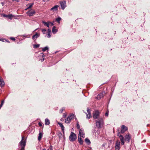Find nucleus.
I'll return each instance as SVG.
<instances>
[{
  "label": "nucleus",
  "instance_id": "nucleus-47",
  "mask_svg": "<svg viewBox=\"0 0 150 150\" xmlns=\"http://www.w3.org/2000/svg\"><path fill=\"white\" fill-rule=\"evenodd\" d=\"M66 116V115H65L64 114L63 115V117H65Z\"/></svg>",
  "mask_w": 150,
  "mask_h": 150
},
{
  "label": "nucleus",
  "instance_id": "nucleus-17",
  "mask_svg": "<svg viewBox=\"0 0 150 150\" xmlns=\"http://www.w3.org/2000/svg\"><path fill=\"white\" fill-rule=\"evenodd\" d=\"M50 124V121L47 118L45 120V124L46 125H49Z\"/></svg>",
  "mask_w": 150,
  "mask_h": 150
},
{
  "label": "nucleus",
  "instance_id": "nucleus-48",
  "mask_svg": "<svg viewBox=\"0 0 150 150\" xmlns=\"http://www.w3.org/2000/svg\"><path fill=\"white\" fill-rule=\"evenodd\" d=\"M12 1H16L17 2H18V0H12Z\"/></svg>",
  "mask_w": 150,
  "mask_h": 150
},
{
  "label": "nucleus",
  "instance_id": "nucleus-35",
  "mask_svg": "<svg viewBox=\"0 0 150 150\" xmlns=\"http://www.w3.org/2000/svg\"><path fill=\"white\" fill-rule=\"evenodd\" d=\"M50 33H48L47 34V37L49 38L51 37V35L50 34Z\"/></svg>",
  "mask_w": 150,
  "mask_h": 150
},
{
  "label": "nucleus",
  "instance_id": "nucleus-24",
  "mask_svg": "<svg viewBox=\"0 0 150 150\" xmlns=\"http://www.w3.org/2000/svg\"><path fill=\"white\" fill-rule=\"evenodd\" d=\"M85 141L86 143H87L88 144H89L91 143V142L90 140L87 138H86Z\"/></svg>",
  "mask_w": 150,
  "mask_h": 150
},
{
  "label": "nucleus",
  "instance_id": "nucleus-25",
  "mask_svg": "<svg viewBox=\"0 0 150 150\" xmlns=\"http://www.w3.org/2000/svg\"><path fill=\"white\" fill-rule=\"evenodd\" d=\"M61 20V18L60 17H59L57 18H56V21L59 23H60V21Z\"/></svg>",
  "mask_w": 150,
  "mask_h": 150
},
{
  "label": "nucleus",
  "instance_id": "nucleus-4",
  "mask_svg": "<svg viewBox=\"0 0 150 150\" xmlns=\"http://www.w3.org/2000/svg\"><path fill=\"white\" fill-rule=\"evenodd\" d=\"M100 112L98 110H96L93 113V117L95 119H98L99 117Z\"/></svg>",
  "mask_w": 150,
  "mask_h": 150
},
{
  "label": "nucleus",
  "instance_id": "nucleus-43",
  "mask_svg": "<svg viewBox=\"0 0 150 150\" xmlns=\"http://www.w3.org/2000/svg\"><path fill=\"white\" fill-rule=\"evenodd\" d=\"M38 125H39V126H42V125L41 123L40 122H39L38 123Z\"/></svg>",
  "mask_w": 150,
  "mask_h": 150
},
{
  "label": "nucleus",
  "instance_id": "nucleus-28",
  "mask_svg": "<svg viewBox=\"0 0 150 150\" xmlns=\"http://www.w3.org/2000/svg\"><path fill=\"white\" fill-rule=\"evenodd\" d=\"M48 49V48L47 47H46L42 48V51L43 52H44L47 50Z\"/></svg>",
  "mask_w": 150,
  "mask_h": 150
},
{
  "label": "nucleus",
  "instance_id": "nucleus-29",
  "mask_svg": "<svg viewBox=\"0 0 150 150\" xmlns=\"http://www.w3.org/2000/svg\"><path fill=\"white\" fill-rule=\"evenodd\" d=\"M40 56L42 57V58H43V61L44 60V54L43 53H41L40 54Z\"/></svg>",
  "mask_w": 150,
  "mask_h": 150
},
{
  "label": "nucleus",
  "instance_id": "nucleus-42",
  "mask_svg": "<svg viewBox=\"0 0 150 150\" xmlns=\"http://www.w3.org/2000/svg\"><path fill=\"white\" fill-rule=\"evenodd\" d=\"M25 147H21V150H24Z\"/></svg>",
  "mask_w": 150,
  "mask_h": 150
},
{
  "label": "nucleus",
  "instance_id": "nucleus-33",
  "mask_svg": "<svg viewBox=\"0 0 150 150\" xmlns=\"http://www.w3.org/2000/svg\"><path fill=\"white\" fill-rule=\"evenodd\" d=\"M76 127H77V129H80V125L78 123H78L77 124Z\"/></svg>",
  "mask_w": 150,
  "mask_h": 150
},
{
  "label": "nucleus",
  "instance_id": "nucleus-13",
  "mask_svg": "<svg viewBox=\"0 0 150 150\" xmlns=\"http://www.w3.org/2000/svg\"><path fill=\"white\" fill-rule=\"evenodd\" d=\"M59 6L57 5H56L54 6L53 7L51 8L50 10L51 11H52L53 12L57 11L58 10Z\"/></svg>",
  "mask_w": 150,
  "mask_h": 150
},
{
  "label": "nucleus",
  "instance_id": "nucleus-5",
  "mask_svg": "<svg viewBox=\"0 0 150 150\" xmlns=\"http://www.w3.org/2000/svg\"><path fill=\"white\" fill-rule=\"evenodd\" d=\"M26 139H24V138L23 137H22V139L21 141L19 143L21 147H25L26 145Z\"/></svg>",
  "mask_w": 150,
  "mask_h": 150
},
{
  "label": "nucleus",
  "instance_id": "nucleus-14",
  "mask_svg": "<svg viewBox=\"0 0 150 150\" xmlns=\"http://www.w3.org/2000/svg\"><path fill=\"white\" fill-rule=\"evenodd\" d=\"M103 97V93H100L97 96V98L98 99H100Z\"/></svg>",
  "mask_w": 150,
  "mask_h": 150
},
{
  "label": "nucleus",
  "instance_id": "nucleus-41",
  "mask_svg": "<svg viewBox=\"0 0 150 150\" xmlns=\"http://www.w3.org/2000/svg\"><path fill=\"white\" fill-rule=\"evenodd\" d=\"M48 33H51V30L50 29H48Z\"/></svg>",
  "mask_w": 150,
  "mask_h": 150
},
{
  "label": "nucleus",
  "instance_id": "nucleus-44",
  "mask_svg": "<svg viewBox=\"0 0 150 150\" xmlns=\"http://www.w3.org/2000/svg\"><path fill=\"white\" fill-rule=\"evenodd\" d=\"M49 25L51 24V25H54L53 23L51 22H49Z\"/></svg>",
  "mask_w": 150,
  "mask_h": 150
},
{
  "label": "nucleus",
  "instance_id": "nucleus-51",
  "mask_svg": "<svg viewBox=\"0 0 150 150\" xmlns=\"http://www.w3.org/2000/svg\"><path fill=\"white\" fill-rule=\"evenodd\" d=\"M48 0H43V1H48Z\"/></svg>",
  "mask_w": 150,
  "mask_h": 150
},
{
  "label": "nucleus",
  "instance_id": "nucleus-54",
  "mask_svg": "<svg viewBox=\"0 0 150 150\" xmlns=\"http://www.w3.org/2000/svg\"><path fill=\"white\" fill-rule=\"evenodd\" d=\"M37 30V29H36L35 30V31H36Z\"/></svg>",
  "mask_w": 150,
  "mask_h": 150
},
{
  "label": "nucleus",
  "instance_id": "nucleus-49",
  "mask_svg": "<svg viewBox=\"0 0 150 150\" xmlns=\"http://www.w3.org/2000/svg\"><path fill=\"white\" fill-rule=\"evenodd\" d=\"M102 147H103L104 146H105V144H103V145H102Z\"/></svg>",
  "mask_w": 150,
  "mask_h": 150
},
{
  "label": "nucleus",
  "instance_id": "nucleus-39",
  "mask_svg": "<svg viewBox=\"0 0 150 150\" xmlns=\"http://www.w3.org/2000/svg\"><path fill=\"white\" fill-rule=\"evenodd\" d=\"M121 144L122 145H123L124 144L125 142H124V140L122 141H121Z\"/></svg>",
  "mask_w": 150,
  "mask_h": 150
},
{
  "label": "nucleus",
  "instance_id": "nucleus-11",
  "mask_svg": "<svg viewBox=\"0 0 150 150\" xmlns=\"http://www.w3.org/2000/svg\"><path fill=\"white\" fill-rule=\"evenodd\" d=\"M130 139V135L129 134H128L125 135V140L128 143L129 142Z\"/></svg>",
  "mask_w": 150,
  "mask_h": 150
},
{
  "label": "nucleus",
  "instance_id": "nucleus-45",
  "mask_svg": "<svg viewBox=\"0 0 150 150\" xmlns=\"http://www.w3.org/2000/svg\"><path fill=\"white\" fill-rule=\"evenodd\" d=\"M4 16L5 17H8V16L4 14Z\"/></svg>",
  "mask_w": 150,
  "mask_h": 150
},
{
  "label": "nucleus",
  "instance_id": "nucleus-53",
  "mask_svg": "<svg viewBox=\"0 0 150 150\" xmlns=\"http://www.w3.org/2000/svg\"><path fill=\"white\" fill-rule=\"evenodd\" d=\"M7 42H9V41H7Z\"/></svg>",
  "mask_w": 150,
  "mask_h": 150
},
{
  "label": "nucleus",
  "instance_id": "nucleus-23",
  "mask_svg": "<svg viewBox=\"0 0 150 150\" xmlns=\"http://www.w3.org/2000/svg\"><path fill=\"white\" fill-rule=\"evenodd\" d=\"M78 140L79 143L81 144H83V142L81 138H79V137Z\"/></svg>",
  "mask_w": 150,
  "mask_h": 150
},
{
  "label": "nucleus",
  "instance_id": "nucleus-18",
  "mask_svg": "<svg viewBox=\"0 0 150 150\" xmlns=\"http://www.w3.org/2000/svg\"><path fill=\"white\" fill-rule=\"evenodd\" d=\"M58 124L60 126V127L61 128V129H62V131L63 132H64V127L63 126V125L60 122H58Z\"/></svg>",
  "mask_w": 150,
  "mask_h": 150
},
{
  "label": "nucleus",
  "instance_id": "nucleus-26",
  "mask_svg": "<svg viewBox=\"0 0 150 150\" xmlns=\"http://www.w3.org/2000/svg\"><path fill=\"white\" fill-rule=\"evenodd\" d=\"M86 117L88 119L91 117V113H88L86 114Z\"/></svg>",
  "mask_w": 150,
  "mask_h": 150
},
{
  "label": "nucleus",
  "instance_id": "nucleus-36",
  "mask_svg": "<svg viewBox=\"0 0 150 150\" xmlns=\"http://www.w3.org/2000/svg\"><path fill=\"white\" fill-rule=\"evenodd\" d=\"M10 38L11 40H12L14 41L15 40V38L13 37H10Z\"/></svg>",
  "mask_w": 150,
  "mask_h": 150
},
{
  "label": "nucleus",
  "instance_id": "nucleus-50",
  "mask_svg": "<svg viewBox=\"0 0 150 150\" xmlns=\"http://www.w3.org/2000/svg\"><path fill=\"white\" fill-rule=\"evenodd\" d=\"M2 39V38H0V41H2V39Z\"/></svg>",
  "mask_w": 150,
  "mask_h": 150
},
{
  "label": "nucleus",
  "instance_id": "nucleus-37",
  "mask_svg": "<svg viewBox=\"0 0 150 150\" xmlns=\"http://www.w3.org/2000/svg\"><path fill=\"white\" fill-rule=\"evenodd\" d=\"M8 17H9V18H10L11 17H13V16L12 14H10L8 16Z\"/></svg>",
  "mask_w": 150,
  "mask_h": 150
},
{
  "label": "nucleus",
  "instance_id": "nucleus-6",
  "mask_svg": "<svg viewBox=\"0 0 150 150\" xmlns=\"http://www.w3.org/2000/svg\"><path fill=\"white\" fill-rule=\"evenodd\" d=\"M59 4L62 9H64L66 7V4L65 1H60L59 2Z\"/></svg>",
  "mask_w": 150,
  "mask_h": 150
},
{
  "label": "nucleus",
  "instance_id": "nucleus-12",
  "mask_svg": "<svg viewBox=\"0 0 150 150\" xmlns=\"http://www.w3.org/2000/svg\"><path fill=\"white\" fill-rule=\"evenodd\" d=\"M40 36V34L39 33H36L35 35H33L32 37V38L33 40H35L36 39L38 38Z\"/></svg>",
  "mask_w": 150,
  "mask_h": 150
},
{
  "label": "nucleus",
  "instance_id": "nucleus-52",
  "mask_svg": "<svg viewBox=\"0 0 150 150\" xmlns=\"http://www.w3.org/2000/svg\"><path fill=\"white\" fill-rule=\"evenodd\" d=\"M42 150H46V149H42Z\"/></svg>",
  "mask_w": 150,
  "mask_h": 150
},
{
  "label": "nucleus",
  "instance_id": "nucleus-31",
  "mask_svg": "<svg viewBox=\"0 0 150 150\" xmlns=\"http://www.w3.org/2000/svg\"><path fill=\"white\" fill-rule=\"evenodd\" d=\"M41 30H42V32L43 34H45V32L46 31V29H42Z\"/></svg>",
  "mask_w": 150,
  "mask_h": 150
},
{
  "label": "nucleus",
  "instance_id": "nucleus-40",
  "mask_svg": "<svg viewBox=\"0 0 150 150\" xmlns=\"http://www.w3.org/2000/svg\"><path fill=\"white\" fill-rule=\"evenodd\" d=\"M105 116H106V117L108 116V112H106L105 113Z\"/></svg>",
  "mask_w": 150,
  "mask_h": 150
},
{
  "label": "nucleus",
  "instance_id": "nucleus-38",
  "mask_svg": "<svg viewBox=\"0 0 150 150\" xmlns=\"http://www.w3.org/2000/svg\"><path fill=\"white\" fill-rule=\"evenodd\" d=\"M2 41L4 42H6L7 41V40H6V39H2Z\"/></svg>",
  "mask_w": 150,
  "mask_h": 150
},
{
  "label": "nucleus",
  "instance_id": "nucleus-16",
  "mask_svg": "<svg viewBox=\"0 0 150 150\" xmlns=\"http://www.w3.org/2000/svg\"><path fill=\"white\" fill-rule=\"evenodd\" d=\"M43 134L42 132H40L39 134V136L38 137V140L40 141L41 140V139L42 138V136H43Z\"/></svg>",
  "mask_w": 150,
  "mask_h": 150
},
{
  "label": "nucleus",
  "instance_id": "nucleus-27",
  "mask_svg": "<svg viewBox=\"0 0 150 150\" xmlns=\"http://www.w3.org/2000/svg\"><path fill=\"white\" fill-rule=\"evenodd\" d=\"M40 46V45L39 44H35L33 45V47L34 48H38Z\"/></svg>",
  "mask_w": 150,
  "mask_h": 150
},
{
  "label": "nucleus",
  "instance_id": "nucleus-8",
  "mask_svg": "<svg viewBox=\"0 0 150 150\" xmlns=\"http://www.w3.org/2000/svg\"><path fill=\"white\" fill-rule=\"evenodd\" d=\"M79 135L80 137L83 138L85 137V134L84 130L83 129H79Z\"/></svg>",
  "mask_w": 150,
  "mask_h": 150
},
{
  "label": "nucleus",
  "instance_id": "nucleus-9",
  "mask_svg": "<svg viewBox=\"0 0 150 150\" xmlns=\"http://www.w3.org/2000/svg\"><path fill=\"white\" fill-rule=\"evenodd\" d=\"M120 142L119 141H117L116 142L115 145V150H119L120 148Z\"/></svg>",
  "mask_w": 150,
  "mask_h": 150
},
{
  "label": "nucleus",
  "instance_id": "nucleus-21",
  "mask_svg": "<svg viewBox=\"0 0 150 150\" xmlns=\"http://www.w3.org/2000/svg\"><path fill=\"white\" fill-rule=\"evenodd\" d=\"M42 22L44 24V25H45L46 26H47L48 27H49V22H45V21H43Z\"/></svg>",
  "mask_w": 150,
  "mask_h": 150
},
{
  "label": "nucleus",
  "instance_id": "nucleus-10",
  "mask_svg": "<svg viewBox=\"0 0 150 150\" xmlns=\"http://www.w3.org/2000/svg\"><path fill=\"white\" fill-rule=\"evenodd\" d=\"M121 128V133L122 134L124 133L128 129L127 127L124 125H122V126Z\"/></svg>",
  "mask_w": 150,
  "mask_h": 150
},
{
  "label": "nucleus",
  "instance_id": "nucleus-15",
  "mask_svg": "<svg viewBox=\"0 0 150 150\" xmlns=\"http://www.w3.org/2000/svg\"><path fill=\"white\" fill-rule=\"evenodd\" d=\"M4 85V83L3 79L0 76V85L1 87L3 86Z\"/></svg>",
  "mask_w": 150,
  "mask_h": 150
},
{
  "label": "nucleus",
  "instance_id": "nucleus-1",
  "mask_svg": "<svg viewBox=\"0 0 150 150\" xmlns=\"http://www.w3.org/2000/svg\"><path fill=\"white\" fill-rule=\"evenodd\" d=\"M96 125L98 128H101L104 125V122L103 118H99L98 121H96Z\"/></svg>",
  "mask_w": 150,
  "mask_h": 150
},
{
  "label": "nucleus",
  "instance_id": "nucleus-20",
  "mask_svg": "<svg viewBox=\"0 0 150 150\" xmlns=\"http://www.w3.org/2000/svg\"><path fill=\"white\" fill-rule=\"evenodd\" d=\"M33 4L32 3H30L27 5V8L25 9V10H27L33 6Z\"/></svg>",
  "mask_w": 150,
  "mask_h": 150
},
{
  "label": "nucleus",
  "instance_id": "nucleus-2",
  "mask_svg": "<svg viewBox=\"0 0 150 150\" xmlns=\"http://www.w3.org/2000/svg\"><path fill=\"white\" fill-rule=\"evenodd\" d=\"M74 117V114L69 115L67 119L65 120V123L68 124L70 123L71 120L73 119Z\"/></svg>",
  "mask_w": 150,
  "mask_h": 150
},
{
  "label": "nucleus",
  "instance_id": "nucleus-3",
  "mask_svg": "<svg viewBox=\"0 0 150 150\" xmlns=\"http://www.w3.org/2000/svg\"><path fill=\"white\" fill-rule=\"evenodd\" d=\"M76 139V134L74 132H71L69 137V139L71 141H74Z\"/></svg>",
  "mask_w": 150,
  "mask_h": 150
},
{
  "label": "nucleus",
  "instance_id": "nucleus-30",
  "mask_svg": "<svg viewBox=\"0 0 150 150\" xmlns=\"http://www.w3.org/2000/svg\"><path fill=\"white\" fill-rule=\"evenodd\" d=\"M65 108H62L60 110V112L62 113L63 112V111L64 110Z\"/></svg>",
  "mask_w": 150,
  "mask_h": 150
},
{
  "label": "nucleus",
  "instance_id": "nucleus-22",
  "mask_svg": "<svg viewBox=\"0 0 150 150\" xmlns=\"http://www.w3.org/2000/svg\"><path fill=\"white\" fill-rule=\"evenodd\" d=\"M120 132L118 133L117 134V136H119V138L120 139V141H123L124 140V137L122 135H119L120 134Z\"/></svg>",
  "mask_w": 150,
  "mask_h": 150
},
{
  "label": "nucleus",
  "instance_id": "nucleus-34",
  "mask_svg": "<svg viewBox=\"0 0 150 150\" xmlns=\"http://www.w3.org/2000/svg\"><path fill=\"white\" fill-rule=\"evenodd\" d=\"M87 111L88 113H91L90 110L88 108H87Z\"/></svg>",
  "mask_w": 150,
  "mask_h": 150
},
{
  "label": "nucleus",
  "instance_id": "nucleus-32",
  "mask_svg": "<svg viewBox=\"0 0 150 150\" xmlns=\"http://www.w3.org/2000/svg\"><path fill=\"white\" fill-rule=\"evenodd\" d=\"M48 150H53L52 146L51 145L50 146Z\"/></svg>",
  "mask_w": 150,
  "mask_h": 150
},
{
  "label": "nucleus",
  "instance_id": "nucleus-46",
  "mask_svg": "<svg viewBox=\"0 0 150 150\" xmlns=\"http://www.w3.org/2000/svg\"><path fill=\"white\" fill-rule=\"evenodd\" d=\"M1 4L3 6L4 4V2H2L1 3Z\"/></svg>",
  "mask_w": 150,
  "mask_h": 150
},
{
  "label": "nucleus",
  "instance_id": "nucleus-7",
  "mask_svg": "<svg viewBox=\"0 0 150 150\" xmlns=\"http://www.w3.org/2000/svg\"><path fill=\"white\" fill-rule=\"evenodd\" d=\"M35 13V11L33 9H31L28 11L26 13L29 16H32L34 15Z\"/></svg>",
  "mask_w": 150,
  "mask_h": 150
},
{
  "label": "nucleus",
  "instance_id": "nucleus-19",
  "mask_svg": "<svg viewBox=\"0 0 150 150\" xmlns=\"http://www.w3.org/2000/svg\"><path fill=\"white\" fill-rule=\"evenodd\" d=\"M52 32L53 33L55 34L56 33L57 31V30L55 29V26H54L53 27L52 29Z\"/></svg>",
  "mask_w": 150,
  "mask_h": 150
}]
</instances>
